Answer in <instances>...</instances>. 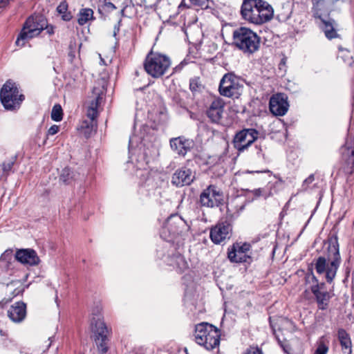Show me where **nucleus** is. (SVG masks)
Segmentation results:
<instances>
[{
    "label": "nucleus",
    "mask_w": 354,
    "mask_h": 354,
    "mask_svg": "<svg viewBox=\"0 0 354 354\" xmlns=\"http://www.w3.org/2000/svg\"><path fill=\"white\" fill-rule=\"evenodd\" d=\"M185 227V223L182 218L178 215H172L165 223L161 232V236L168 241H173L177 235L181 234Z\"/></svg>",
    "instance_id": "obj_9"
},
{
    "label": "nucleus",
    "mask_w": 354,
    "mask_h": 354,
    "mask_svg": "<svg viewBox=\"0 0 354 354\" xmlns=\"http://www.w3.org/2000/svg\"><path fill=\"white\" fill-rule=\"evenodd\" d=\"M232 234V226L226 222H221L212 227L210 239L215 244H220L229 239Z\"/></svg>",
    "instance_id": "obj_14"
},
{
    "label": "nucleus",
    "mask_w": 354,
    "mask_h": 354,
    "mask_svg": "<svg viewBox=\"0 0 354 354\" xmlns=\"http://www.w3.org/2000/svg\"><path fill=\"white\" fill-rule=\"evenodd\" d=\"M259 0H245L241 6L243 18L250 23L258 25V3Z\"/></svg>",
    "instance_id": "obj_18"
},
{
    "label": "nucleus",
    "mask_w": 354,
    "mask_h": 354,
    "mask_svg": "<svg viewBox=\"0 0 354 354\" xmlns=\"http://www.w3.org/2000/svg\"><path fill=\"white\" fill-rule=\"evenodd\" d=\"M0 335L1 336H6L7 334H6V333L4 330L0 329Z\"/></svg>",
    "instance_id": "obj_47"
},
{
    "label": "nucleus",
    "mask_w": 354,
    "mask_h": 354,
    "mask_svg": "<svg viewBox=\"0 0 354 354\" xmlns=\"http://www.w3.org/2000/svg\"><path fill=\"white\" fill-rule=\"evenodd\" d=\"M337 337L344 354H352V343L349 335L346 331L340 328L337 332Z\"/></svg>",
    "instance_id": "obj_26"
},
{
    "label": "nucleus",
    "mask_w": 354,
    "mask_h": 354,
    "mask_svg": "<svg viewBox=\"0 0 354 354\" xmlns=\"http://www.w3.org/2000/svg\"><path fill=\"white\" fill-rule=\"evenodd\" d=\"M170 146L178 155L184 156L193 147V141L183 137L174 138L171 139Z\"/></svg>",
    "instance_id": "obj_22"
},
{
    "label": "nucleus",
    "mask_w": 354,
    "mask_h": 354,
    "mask_svg": "<svg viewBox=\"0 0 354 354\" xmlns=\"http://www.w3.org/2000/svg\"><path fill=\"white\" fill-rule=\"evenodd\" d=\"M192 6L206 8L209 6V0H183L178 8L181 9L182 8H189Z\"/></svg>",
    "instance_id": "obj_30"
},
{
    "label": "nucleus",
    "mask_w": 354,
    "mask_h": 354,
    "mask_svg": "<svg viewBox=\"0 0 354 354\" xmlns=\"http://www.w3.org/2000/svg\"><path fill=\"white\" fill-rule=\"evenodd\" d=\"M104 88L102 87H94L92 91V95L87 106L86 115L89 119H96L97 117V109L102 100Z\"/></svg>",
    "instance_id": "obj_16"
},
{
    "label": "nucleus",
    "mask_w": 354,
    "mask_h": 354,
    "mask_svg": "<svg viewBox=\"0 0 354 354\" xmlns=\"http://www.w3.org/2000/svg\"><path fill=\"white\" fill-rule=\"evenodd\" d=\"M170 58L159 53L151 52L147 57L145 68L146 72L155 78H158L166 74L171 67Z\"/></svg>",
    "instance_id": "obj_5"
},
{
    "label": "nucleus",
    "mask_w": 354,
    "mask_h": 354,
    "mask_svg": "<svg viewBox=\"0 0 354 354\" xmlns=\"http://www.w3.org/2000/svg\"><path fill=\"white\" fill-rule=\"evenodd\" d=\"M241 87L236 78L232 73L225 74L221 80L219 92L221 95L231 97L240 94Z\"/></svg>",
    "instance_id": "obj_10"
},
{
    "label": "nucleus",
    "mask_w": 354,
    "mask_h": 354,
    "mask_svg": "<svg viewBox=\"0 0 354 354\" xmlns=\"http://www.w3.org/2000/svg\"><path fill=\"white\" fill-rule=\"evenodd\" d=\"M15 257L19 262L29 266L37 265L39 261L35 251L30 249L20 250L17 252Z\"/></svg>",
    "instance_id": "obj_25"
},
{
    "label": "nucleus",
    "mask_w": 354,
    "mask_h": 354,
    "mask_svg": "<svg viewBox=\"0 0 354 354\" xmlns=\"http://www.w3.org/2000/svg\"><path fill=\"white\" fill-rule=\"evenodd\" d=\"M289 104L288 97L284 93H277L273 95L269 102L270 112L276 116H283L288 111Z\"/></svg>",
    "instance_id": "obj_13"
},
{
    "label": "nucleus",
    "mask_w": 354,
    "mask_h": 354,
    "mask_svg": "<svg viewBox=\"0 0 354 354\" xmlns=\"http://www.w3.org/2000/svg\"><path fill=\"white\" fill-rule=\"evenodd\" d=\"M91 329L94 334L95 341L99 351L102 354H105L108 351V330L103 321V317L98 310L97 313H93L91 319Z\"/></svg>",
    "instance_id": "obj_6"
},
{
    "label": "nucleus",
    "mask_w": 354,
    "mask_h": 354,
    "mask_svg": "<svg viewBox=\"0 0 354 354\" xmlns=\"http://www.w3.org/2000/svg\"><path fill=\"white\" fill-rule=\"evenodd\" d=\"M107 5H108V6H109V8H113V9H115V5H114L113 3H111V2H109Z\"/></svg>",
    "instance_id": "obj_46"
},
{
    "label": "nucleus",
    "mask_w": 354,
    "mask_h": 354,
    "mask_svg": "<svg viewBox=\"0 0 354 354\" xmlns=\"http://www.w3.org/2000/svg\"><path fill=\"white\" fill-rule=\"evenodd\" d=\"M258 131L254 129H245L237 133L234 138V147L243 151L251 145L258 137Z\"/></svg>",
    "instance_id": "obj_11"
},
{
    "label": "nucleus",
    "mask_w": 354,
    "mask_h": 354,
    "mask_svg": "<svg viewBox=\"0 0 354 354\" xmlns=\"http://www.w3.org/2000/svg\"><path fill=\"white\" fill-rule=\"evenodd\" d=\"M1 102L6 109L13 110L18 108L24 100V96L19 94L15 83L7 81L0 92Z\"/></svg>",
    "instance_id": "obj_7"
},
{
    "label": "nucleus",
    "mask_w": 354,
    "mask_h": 354,
    "mask_svg": "<svg viewBox=\"0 0 354 354\" xmlns=\"http://www.w3.org/2000/svg\"><path fill=\"white\" fill-rule=\"evenodd\" d=\"M250 249V245L248 243H236L231 248H229L227 257L231 262H245L249 257L248 252Z\"/></svg>",
    "instance_id": "obj_15"
},
{
    "label": "nucleus",
    "mask_w": 354,
    "mask_h": 354,
    "mask_svg": "<svg viewBox=\"0 0 354 354\" xmlns=\"http://www.w3.org/2000/svg\"><path fill=\"white\" fill-rule=\"evenodd\" d=\"M137 137L135 136L130 138L129 139V149L131 155L129 157L130 160L127 162V164L129 167L132 166L133 167H136V170H140L145 169L148 163V160L145 156H142L140 158H137L135 153L131 152V150H133V148L135 147L134 144L137 142Z\"/></svg>",
    "instance_id": "obj_21"
},
{
    "label": "nucleus",
    "mask_w": 354,
    "mask_h": 354,
    "mask_svg": "<svg viewBox=\"0 0 354 354\" xmlns=\"http://www.w3.org/2000/svg\"><path fill=\"white\" fill-rule=\"evenodd\" d=\"M95 120H83L80 126L82 133L87 138L90 137L93 132L95 131L97 124Z\"/></svg>",
    "instance_id": "obj_29"
},
{
    "label": "nucleus",
    "mask_w": 354,
    "mask_h": 354,
    "mask_svg": "<svg viewBox=\"0 0 354 354\" xmlns=\"http://www.w3.org/2000/svg\"><path fill=\"white\" fill-rule=\"evenodd\" d=\"M68 4L64 1H62L57 8V11L62 15V18L64 21H69L72 18V15L70 12H67Z\"/></svg>",
    "instance_id": "obj_31"
},
{
    "label": "nucleus",
    "mask_w": 354,
    "mask_h": 354,
    "mask_svg": "<svg viewBox=\"0 0 354 354\" xmlns=\"http://www.w3.org/2000/svg\"><path fill=\"white\" fill-rule=\"evenodd\" d=\"M18 285L21 286V283L19 281H12L10 284H8L7 288L10 289L11 286H17Z\"/></svg>",
    "instance_id": "obj_42"
},
{
    "label": "nucleus",
    "mask_w": 354,
    "mask_h": 354,
    "mask_svg": "<svg viewBox=\"0 0 354 354\" xmlns=\"http://www.w3.org/2000/svg\"><path fill=\"white\" fill-rule=\"evenodd\" d=\"M328 351V346L324 342H320L315 354H326Z\"/></svg>",
    "instance_id": "obj_35"
},
{
    "label": "nucleus",
    "mask_w": 354,
    "mask_h": 354,
    "mask_svg": "<svg viewBox=\"0 0 354 354\" xmlns=\"http://www.w3.org/2000/svg\"><path fill=\"white\" fill-rule=\"evenodd\" d=\"M55 302L57 304V306H59V304H58V297H57V295H55Z\"/></svg>",
    "instance_id": "obj_49"
},
{
    "label": "nucleus",
    "mask_w": 354,
    "mask_h": 354,
    "mask_svg": "<svg viewBox=\"0 0 354 354\" xmlns=\"http://www.w3.org/2000/svg\"><path fill=\"white\" fill-rule=\"evenodd\" d=\"M194 338L198 345L211 351L220 344V332L214 326L202 322L195 327Z\"/></svg>",
    "instance_id": "obj_3"
},
{
    "label": "nucleus",
    "mask_w": 354,
    "mask_h": 354,
    "mask_svg": "<svg viewBox=\"0 0 354 354\" xmlns=\"http://www.w3.org/2000/svg\"><path fill=\"white\" fill-rule=\"evenodd\" d=\"M341 153L345 162L344 172L352 174L354 172V129H349L345 144L341 148Z\"/></svg>",
    "instance_id": "obj_8"
},
{
    "label": "nucleus",
    "mask_w": 354,
    "mask_h": 354,
    "mask_svg": "<svg viewBox=\"0 0 354 354\" xmlns=\"http://www.w3.org/2000/svg\"><path fill=\"white\" fill-rule=\"evenodd\" d=\"M99 56H100V64H104V65H105V64H105V62H104V60L101 57V55H100V54L99 55Z\"/></svg>",
    "instance_id": "obj_48"
},
{
    "label": "nucleus",
    "mask_w": 354,
    "mask_h": 354,
    "mask_svg": "<svg viewBox=\"0 0 354 354\" xmlns=\"http://www.w3.org/2000/svg\"><path fill=\"white\" fill-rule=\"evenodd\" d=\"M342 259L339 254L337 239L330 241L328 246V261L324 257L317 258L315 268L319 274H324L326 281L331 283L335 279Z\"/></svg>",
    "instance_id": "obj_1"
},
{
    "label": "nucleus",
    "mask_w": 354,
    "mask_h": 354,
    "mask_svg": "<svg viewBox=\"0 0 354 354\" xmlns=\"http://www.w3.org/2000/svg\"><path fill=\"white\" fill-rule=\"evenodd\" d=\"M140 145H142V142L140 143ZM137 147L139 148V150H141L142 146L141 145H138Z\"/></svg>",
    "instance_id": "obj_50"
},
{
    "label": "nucleus",
    "mask_w": 354,
    "mask_h": 354,
    "mask_svg": "<svg viewBox=\"0 0 354 354\" xmlns=\"http://www.w3.org/2000/svg\"><path fill=\"white\" fill-rule=\"evenodd\" d=\"M21 290H19L17 288L13 292L14 296L17 295L20 292Z\"/></svg>",
    "instance_id": "obj_45"
},
{
    "label": "nucleus",
    "mask_w": 354,
    "mask_h": 354,
    "mask_svg": "<svg viewBox=\"0 0 354 354\" xmlns=\"http://www.w3.org/2000/svg\"><path fill=\"white\" fill-rule=\"evenodd\" d=\"M77 23L80 26H84L87 22L94 19L93 11L91 8H82L77 15Z\"/></svg>",
    "instance_id": "obj_28"
},
{
    "label": "nucleus",
    "mask_w": 354,
    "mask_h": 354,
    "mask_svg": "<svg viewBox=\"0 0 354 354\" xmlns=\"http://www.w3.org/2000/svg\"><path fill=\"white\" fill-rule=\"evenodd\" d=\"M151 118L153 120L154 122L161 124L167 120V115L165 109H162L159 111L158 115H154L153 113H151Z\"/></svg>",
    "instance_id": "obj_33"
},
{
    "label": "nucleus",
    "mask_w": 354,
    "mask_h": 354,
    "mask_svg": "<svg viewBox=\"0 0 354 354\" xmlns=\"http://www.w3.org/2000/svg\"><path fill=\"white\" fill-rule=\"evenodd\" d=\"M51 118L55 122L62 120V109L59 104H55L52 109Z\"/></svg>",
    "instance_id": "obj_32"
},
{
    "label": "nucleus",
    "mask_w": 354,
    "mask_h": 354,
    "mask_svg": "<svg viewBox=\"0 0 354 354\" xmlns=\"http://www.w3.org/2000/svg\"><path fill=\"white\" fill-rule=\"evenodd\" d=\"M44 26L46 18L44 16L37 15L28 17L16 40V44L24 46L27 41L38 36L44 30Z\"/></svg>",
    "instance_id": "obj_4"
},
{
    "label": "nucleus",
    "mask_w": 354,
    "mask_h": 354,
    "mask_svg": "<svg viewBox=\"0 0 354 354\" xmlns=\"http://www.w3.org/2000/svg\"><path fill=\"white\" fill-rule=\"evenodd\" d=\"M197 87H198V84H197L196 80H191V82H190L191 90L195 91V90H196Z\"/></svg>",
    "instance_id": "obj_41"
},
{
    "label": "nucleus",
    "mask_w": 354,
    "mask_h": 354,
    "mask_svg": "<svg viewBox=\"0 0 354 354\" xmlns=\"http://www.w3.org/2000/svg\"><path fill=\"white\" fill-rule=\"evenodd\" d=\"M315 180L314 174L310 175L307 178H306L302 184V187L304 189H306L310 184H311Z\"/></svg>",
    "instance_id": "obj_36"
},
{
    "label": "nucleus",
    "mask_w": 354,
    "mask_h": 354,
    "mask_svg": "<svg viewBox=\"0 0 354 354\" xmlns=\"http://www.w3.org/2000/svg\"><path fill=\"white\" fill-rule=\"evenodd\" d=\"M225 103L221 98H215L207 110L208 118L213 122H218L223 117Z\"/></svg>",
    "instance_id": "obj_20"
},
{
    "label": "nucleus",
    "mask_w": 354,
    "mask_h": 354,
    "mask_svg": "<svg viewBox=\"0 0 354 354\" xmlns=\"http://www.w3.org/2000/svg\"><path fill=\"white\" fill-rule=\"evenodd\" d=\"M194 178L195 175L192 169L187 167H181L174 173L171 183L178 187H182L190 185Z\"/></svg>",
    "instance_id": "obj_19"
},
{
    "label": "nucleus",
    "mask_w": 354,
    "mask_h": 354,
    "mask_svg": "<svg viewBox=\"0 0 354 354\" xmlns=\"http://www.w3.org/2000/svg\"><path fill=\"white\" fill-rule=\"evenodd\" d=\"M270 322L271 326L273 327V324H272V322L271 319H270Z\"/></svg>",
    "instance_id": "obj_51"
},
{
    "label": "nucleus",
    "mask_w": 354,
    "mask_h": 354,
    "mask_svg": "<svg viewBox=\"0 0 354 354\" xmlns=\"http://www.w3.org/2000/svg\"><path fill=\"white\" fill-rule=\"evenodd\" d=\"M258 3V25L272 19L274 14L272 7L266 1L259 0Z\"/></svg>",
    "instance_id": "obj_24"
},
{
    "label": "nucleus",
    "mask_w": 354,
    "mask_h": 354,
    "mask_svg": "<svg viewBox=\"0 0 354 354\" xmlns=\"http://www.w3.org/2000/svg\"><path fill=\"white\" fill-rule=\"evenodd\" d=\"M26 315V306L24 302L19 301L12 305L8 310V316L15 323L22 322Z\"/></svg>",
    "instance_id": "obj_23"
},
{
    "label": "nucleus",
    "mask_w": 354,
    "mask_h": 354,
    "mask_svg": "<svg viewBox=\"0 0 354 354\" xmlns=\"http://www.w3.org/2000/svg\"><path fill=\"white\" fill-rule=\"evenodd\" d=\"M71 177V171L68 168H64L60 175V180L64 183H67L69 178Z\"/></svg>",
    "instance_id": "obj_34"
},
{
    "label": "nucleus",
    "mask_w": 354,
    "mask_h": 354,
    "mask_svg": "<svg viewBox=\"0 0 354 354\" xmlns=\"http://www.w3.org/2000/svg\"><path fill=\"white\" fill-rule=\"evenodd\" d=\"M306 279L307 283H312L310 289L316 297L319 308L322 310L325 309L327 306L329 299L328 293L326 292L319 291V286L317 280L313 273L307 275Z\"/></svg>",
    "instance_id": "obj_17"
},
{
    "label": "nucleus",
    "mask_w": 354,
    "mask_h": 354,
    "mask_svg": "<svg viewBox=\"0 0 354 354\" xmlns=\"http://www.w3.org/2000/svg\"><path fill=\"white\" fill-rule=\"evenodd\" d=\"M44 30H46L47 34L49 35H52L55 33V27L53 25H50L48 24L47 20L46 19V26Z\"/></svg>",
    "instance_id": "obj_39"
},
{
    "label": "nucleus",
    "mask_w": 354,
    "mask_h": 354,
    "mask_svg": "<svg viewBox=\"0 0 354 354\" xmlns=\"http://www.w3.org/2000/svg\"><path fill=\"white\" fill-rule=\"evenodd\" d=\"M233 44L244 53L252 54L260 46V38L250 28L241 27L233 32Z\"/></svg>",
    "instance_id": "obj_2"
},
{
    "label": "nucleus",
    "mask_w": 354,
    "mask_h": 354,
    "mask_svg": "<svg viewBox=\"0 0 354 354\" xmlns=\"http://www.w3.org/2000/svg\"><path fill=\"white\" fill-rule=\"evenodd\" d=\"M288 18V17H284V18L283 19V20H286V19H287Z\"/></svg>",
    "instance_id": "obj_52"
},
{
    "label": "nucleus",
    "mask_w": 354,
    "mask_h": 354,
    "mask_svg": "<svg viewBox=\"0 0 354 354\" xmlns=\"http://www.w3.org/2000/svg\"><path fill=\"white\" fill-rule=\"evenodd\" d=\"M59 130V127L58 125H53L48 130V136H53L56 134Z\"/></svg>",
    "instance_id": "obj_40"
},
{
    "label": "nucleus",
    "mask_w": 354,
    "mask_h": 354,
    "mask_svg": "<svg viewBox=\"0 0 354 354\" xmlns=\"http://www.w3.org/2000/svg\"><path fill=\"white\" fill-rule=\"evenodd\" d=\"M244 354H263V353L258 347L250 346L246 349Z\"/></svg>",
    "instance_id": "obj_37"
},
{
    "label": "nucleus",
    "mask_w": 354,
    "mask_h": 354,
    "mask_svg": "<svg viewBox=\"0 0 354 354\" xmlns=\"http://www.w3.org/2000/svg\"><path fill=\"white\" fill-rule=\"evenodd\" d=\"M339 50L340 53H342L343 54L342 56H346L347 55L349 54V52L346 49H344L343 48H339Z\"/></svg>",
    "instance_id": "obj_43"
},
{
    "label": "nucleus",
    "mask_w": 354,
    "mask_h": 354,
    "mask_svg": "<svg viewBox=\"0 0 354 354\" xmlns=\"http://www.w3.org/2000/svg\"><path fill=\"white\" fill-rule=\"evenodd\" d=\"M253 194H254V195L255 196L259 197V196H264L266 198L270 195V194H266L265 192H264V189H261V188L254 189L253 191Z\"/></svg>",
    "instance_id": "obj_38"
},
{
    "label": "nucleus",
    "mask_w": 354,
    "mask_h": 354,
    "mask_svg": "<svg viewBox=\"0 0 354 354\" xmlns=\"http://www.w3.org/2000/svg\"><path fill=\"white\" fill-rule=\"evenodd\" d=\"M223 200L221 192L214 185H209L204 189L200 196V201L203 206L212 207L218 206Z\"/></svg>",
    "instance_id": "obj_12"
},
{
    "label": "nucleus",
    "mask_w": 354,
    "mask_h": 354,
    "mask_svg": "<svg viewBox=\"0 0 354 354\" xmlns=\"http://www.w3.org/2000/svg\"><path fill=\"white\" fill-rule=\"evenodd\" d=\"M119 30H120L119 26H117V25H115V26H114V30H113V36H114V37H115V36H116V35H117V34H118V32H119Z\"/></svg>",
    "instance_id": "obj_44"
},
{
    "label": "nucleus",
    "mask_w": 354,
    "mask_h": 354,
    "mask_svg": "<svg viewBox=\"0 0 354 354\" xmlns=\"http://www.w3.org/2000/svg\"><path fill=\"white\" fill-rule=\"evenodd\" d=\"M322 21L323 24L322 29L327 39H333L339 37V34L337 32V24L334 20L322 19Z\"/></svg>",
    "instance_id": "obj_27"
}]
</instances>
